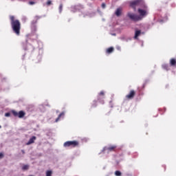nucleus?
I'll list each match as a JSON object with an SVG mask.
<instances>
[{"label": "nucleus", "instance_id": "f257e3e1", "mask_svg": "<svg viewBox=\"0 0 176 176\" xmlns=\"http://www.w3.org/2000/svg\"><path fill=\"white\" fill-rule=\"evenodd\" d=\"M10 20L11 28L13 32L16 34L17 36H19L20 31L21 30V23H20L19 20L16 19L14 18V16L13 15L10 16Z\"/></svg>", "mask_w": 176, "mask_h": 176}, {"label": "nucleus", "instance_id": "f03ea898", "mask_svg": "<svg viewBox=\"0 0 176 176\" xmlns=\"http://www.w3.org/2000/svg\"><path fill=\"white\" fill-rule=\"evenodd\" d=\"M144 5L145 2L144 1V0H133L129 2V6L132 8V9H133L135 12V10H137V6H140V8H142Z\"/></svg>", "mask_w": 176, "mask_h": 176}, {"label": "nucleus", "instance_id": "7ed1b4c3", "mask_svg": "<svg viewBox=\"0 0 176 176\" xmlns=\"http://www.w3.org/2000/svg\"><path fill=\"white\" fill-rule=\"evenodd\" d=\"M142 8H138V12L139 13V17H141V20H142V19L144 17H146V16H148V7L146 6V5H144L142 7H141Z\"/></svg>", "mask_w": 176, "mask_h": 176}, {"label": "nucleus", "instance_id": "20e7f679", "mask_svg": "<svg viewBox=\"0 0 176 176\" xmlns=\"http://www.w3.org/2000/svg\"><path fill=\"white\" fill-rule=\"evenodd\" d=\"M79 146V142L76 141V140H74V141H67L65 142L63 144V146L65 148H75L76 146Z\"/></svg>", "mask_w": 176, "mask_h": 176}, {"label": "nucleus", "instance_id": "39448f33", "mask_svg": "<svg viewBox=\"0 0 176 176\" xmlns=\"http://www.w3.org/2000/svg\"><path fill=\"white\" fill-rule=\"evenodd\" d=\"M127 16L133 21H141V16H140V15H137L134 13L128 12Z\"/></svg>", "mask_w": 176, "mask_h": 176}, {"label": "nucleus", "instance_id": "423d86ee", "mask_svg": "<svg viewBox=\"0 0 176 176\" xmlns=\"http://www.w3.org/2000/svg\"><path fill=\"white\" fill-rule=\"evenodd\" d=\"M11 112L12 115H14L16 118H19V119H21L24 116H25V112H24L23 111H20L19 112H17L14 110H12Z\"/></svg>", "mask_w": 176, "mask_h": 176}, {"label": "nucleus", "instance_id": "0eeeda50", "mask_svg": "<svg viewBox=\"0 0 176 176\" xmlns=\"http://www.w3.org/2000/svg\"><path fill=\"white\" fill-rule=\"evenodd\" d=\"M126 100H133L134 97H135V91L134 90H131L129 91V94H128L126 96Z\"/></svg>", "mask_w": 176, "mask_h": 176}, {"label": "nucleus", "instance_id": "6e6552de", "mask_svg": "<svg viewBox=\"0 0 176 176\" xmlns=\"http://www.w3.org/2000/svg\"><path fill=\"white\" fill-rule=\"evenodd\" d=\"M104 96L105 93L104 92V91H101L98 94V100L100 101V102H101V104H104V100L102 99L105 98Z\"/></svg>", "mask_w": 176, "mask_h": 176}, {"label": "nucleus", "instance_id": "1a4fd4ad", "mask_svg": "<svg viewBox=\"0 0 176 176\" xmlns=\"http://www.w3.org/2000/svg\"><path fill=\"white\" fill-rule=\"evenodd\" d=\"M35 140H36V136H32L29 141L26 143V145H31V144H34L35 142Z\"/></svg>", "mask_w": 176, "mask_h": 176}, {"label": "nucleus", "instance_id": "9d476101", "mask_svg": "<svg viewBox=\"0 0 176 176\" xmlns=\"http://www.w3.org/2000/svg\"><path fill=\"white\" fill-rule=\"evenodd\" d=\"M115 149H116V146H110L106 148V151H108V152H113Z\"/></svg>", "mask_w": 176, "mask_h": 176}, {"label": "nucleus", "instance_id": "9b49d317", "mask_svg": "<svg viewBox=\"0 0 176 176\" xmlns=\"http://www.w3.org/2000/svg\"><path fill=\"white\" fill-rule=\"evenodd\" d=\"M122 8H117L116 11V15L119 17L120 16H121L122 14Z\"/></svg>", "mask_w": 176, "mask_h": 176}, {"label": "nucleus", "instance_id": "f8f14e48", "mask_svg": "<svg viewBox=\"0 0 176 176\" xmlns=\"http://www.w3.org/2000/svg\"><path fill=\"white\" fill-rule=\"evenodd\" d=\"M170 65L171 67H175V65H176V60H175V58H171L170 60Z\"/></svg>", "mask_w": 176, "mask_h": 176}, {"label": "nucleus", "instance_id": "ddd939ff", "mask_svg": "<svg viewBox=\"0 0 176 176\" xmlns=\"http://www.w3.org/2000/svg\"><path fill=\"white\" fill-rule=\"evenodd\" d=\"M140 35H141V30H136L135 32V36H134L135 39H138Z\"/></svg>", "mask_w": 176, "mask_h": 176}, {"label": "nucleus", "instance_id": "4468645a", "mask_svg": "<svg viewBox=\"0 0 176 176\" xmlns=\"http://www.w3.org/2000/svg\"><path fill=\"white\" fill-rule=\"evenodd\" d=\"M162 68H163V69H165L166 71H169L170 65H168L167 64H164V65H162Z\"/></svg>", "mask_w": 176, "mask_h": 176}, {"label": "nucleus", "instance_id": "2eb2a0df", "mask_svg": "<svg viewBox=\"0 0 176 176\" xmlns=\"http://www.w3.org/2000/svg\"><path fill=\"white\" fill-rule=\"evenodd\" d=\"M113 52V47H110L107 50V53H108V54H111V53Z\"/></svg>", "mask_w": 176, "mask_h": 176}, {"label": "nucleus", "instance_id": "dca6fc26", "mask_svg": "<svg viewBox=\"0 0 176 176\" xmlns=\"http://www.w3.org/2000/svg\"><path fill=\"white\" fill-rule=\"evenodd\" d=\"M62 116H64V113H60L58 118L56 119L55 122H58Z\"/></svg>", "mask_w": 176, "mask_h": 176}, {"label": "nucleus", "instance_id": "f3484780", "mask_svg": "<svg viewBox=\"0 0 176 176\" xmlns=\"http://www.w3.org/2000/svg\"><path fill=\"white\" fill-rule=\"evenodd\" d=\"M28 168H30V166H28V165H23V166H22V170H23V171H25V170H28Z\"/></svg>", "mask_w": 176, "mask_h": 176}, {"label": "nucleus", "instance_id": "a211bd4d", "mask_svg": "<svg viewBox=\"0 0 176 176\" xmlns=\"http://www.w3.org/2000/svg\"><path fill=\"white\" fill-rule=\"evenodd\" d=\"M52 174H53V172L52 170H47L46 176H52Z\"/></svg>", "mask_w": 176, "mask_h": 176}, {"label": "nucleus", "instance_id": "6ab92c4d", "mask_svg": "<svg viewBox=\"0 0 176 176\" xmlns=\"http://www.w3.org/2000/svg\"><path fill=\"white\" fill-rule=\"evenodd\" d=\"M115 175H116V176H122V173L120 171H119V170H116L115 172Z\"/></svg>", "mask_w": 176, "mask_h": 176}, {"label": "nucleus", "instance_id": "aec40b11", "mask_svg": "<svg viewBox=\"0 0 176 176\" xmlns=\"http://www.w3.org/2000/svg\"><path fill=\"white\" fill-rule=\"evenodd\" d=\"M63 12V4H60L59 6V12L61 13Z\"/></svg>", "mask_w": 176, "mask_h": 176}, {"label": "nucleus", "instance_id": "412c9836", "mask_svg": "<svg viewBox=\"0 0 176 176\" xmlns=\"http://www.w3.org/2000/svg\"><path fill=\"white\" fill-rule=\"evenodd\" d=\"M50 5H52V1L48 0V1H47V6H50Z\"/></svg>", "mask_w": 176, "mask_h": 176}, {"label": "nucleus", "instance_id": "4be33fe9", "mask_svg": "<svg viewBox=\"0 0 176 176\" xmlns=\"http://www.w3.org/2000/svg\"><path fill=\"white\" fill-rule=\"evenodd\" d=\"M5 116H6V118H9V116H10V113H5Z\"/></svg>", "mask_w": 176, "mask_h": 176}, {"label": "nucleus", "instance_id": "5701e85b", "mask_svg": "<svg viewBox=\"0 0 176 176\" xmlns=\"http://www.w3.org/2000/svg\"><path fill=\"white\" fill-rule=\"evenodd\" d=\"M3 153H0V159H3Z\"/></svg>", "mask_w": 176, "mask_h": 176}, {"label": "nucleus", "instance_id": "b1692460", "mask_svg": "<svg viewBox=\"0 0 176 176\" xmlns=\"http://www.w3.org/2000/svg\"><path fill=\"white\" fill-rule=\"evenodd\" d=\"M29 3L30 5H35V2L34 1H30Z\"/></svg>", "mask_w": 176, "mask_h": 176}, {"label": "nucleus", "instance_id": "393cba45", "mask_svg": "<svg viewBox=\"0 0 176 176\" xmlns=\"http://www.w3.org/2000/svg\"><path fill=\"white\" fill-rule=\"evenodd\" d=\"M105 6H105V3H102V8L103 9H105Z\"/></svg>", "mask_w": 176, "mask_h": 176}, {"label": "nucleus", "instance_id": "a878e982", "mask_svg": "<svg viewBox=\"0 0 176 176\" xmlns=\"http://www.w3.org/2000/svg\"><path fill=\"white\" fill-rule=\"evenodd\" d=\"M21 152H22V153H23V154L25 153V152L24 151V150H22Z\"/></svg>", "mask_w": 176, "mask_h": 176}, {"label": "nucleus", "instance_id": "bb28decb", "mask_svg": "<svg viewBox=\"0 0 176 176\" xmlns=\"http://www.w3.org/2000/svg\"><path fill=\"white\" fill-rule=\"evenodd\" d=\"M94 102H95V104H97V101L96 100L94 101Z\"/></svg>", "mask_w": 176, "mask_h": 176}, {"label": "nucleus", "instance_id": "cd10ccee", "mask_svg": "<svg viewBox=\"0 0 176 176\" xmlns=\"http://www.w3.org/2000/svg\"><path fill=\"white\" fill-rule=\"evenodd\" d=\"M1 127H2V126L0 125V129H1Z\"/></svg>", "mask_w": 176, "mask_h": 176}]
</instances>
